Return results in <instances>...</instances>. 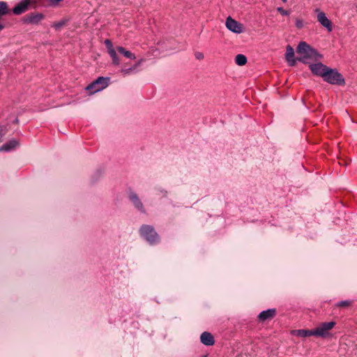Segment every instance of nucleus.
I'll return each mask as SVG.
<instances>
[{
    "mask_svg": "<svg viewBox=\"0 0 357 357\" xmlns=\"http://www.w3.org/2000/svg\"><path fill=\"white\" fill-rule=\"evenodd\" d=\"M105 44L107 50V53L112 59V63L115 66H119L121 65V60L118 56V53L130 60L136 59L135 54L127 50L122 46L114 47L112 42L108 39L105 40Z\"/></svg>",
    "mask_w": 357,
    "mask_h": 357,
    "instance_id": "1",
    "label": "nucleus"
},
{
    "mask_svg": "<svg viewBox=\"0 0 357 357\" xmlns=\"http://www.w3.org/2000/svg\"><path fill=\"white\" fill-rule=\"evenodd\" d=\"M297 53L301 55L298 60L302 62H306L308 59H317L320 57L316 50L312 49L305 42H301L297 47Z\"/></svg>",
    "mask_w": 357,
    "mask_h": 357,
    "instance_id": "2",
    "label": "nucleus"
},
{
    "mask_svg": "<svg viewBox=\"0 0 357 357\" xmlns=\"http://www.w3.org/2000/svg\"><path fill=\"white\" fill-rule=\"evenodd\" d=\"M324 80L331 84H344V79L335 69L328 68L324 76Z\"/></svg>",
    "mask_w": 357,
    "mask_h": 357,
    "instance_id": "3",
    "label": "nucleus"
},
{
    "mask_svg": "<svg viewBox=\"0 0 357 357\" xmlns=\"http://www.w3.org/2000/svg\"><path fill=\"white\" fill-rule=\"evenodd\" d=\"M144 61L145 59L141 58L132 65L129 63H124L121 66L120 73L123 76H129L131 75L137 74L139 71V68Z\"/></svg>",
    "mask_w": 357,
    "mask_h": 357,
    "instance_id": "4",
    "label": "nucleus"
},
{
    "mask_svg": "<svg viewBox=\"0 0 357 357\" xmlns=\"http://www.w3.org/2000/svg\"><path fill=\"white\" fill-rule=\"evenodd\" d=\"M140 234L150 244H154L159 241V237L150 225H143L140 228Z\"/></svg>",
    "mask_w": 357,
    "mask_h": 357,
    "instance_id": "5",
    "label": "nucleus"
},
{
    "mask_svg": "<svg viewBox=\"0 0 357 357\" xmlns=\"http://www.w3.org/2000/svg\"><path fill=\"white\" fill-rule=\"evenodd\" d=\"M335 326V321L323 322L314 329V336L327 337L330 331Z\"/></svg>",
    "mask_w": 357,
    "mask_h": 357,
    "instance_id": "6",
    "label": "nucleus"
},
{
    "mask_svg": "<svg viewBox=\"0 0 357 357\" xmlns=\"http://www.w3.org/2000/svg\"><path fill=\"white\" fill-rule=\"evenodd\" d=\"M109 78L99 77L91 83V94L99 92L105 89L109 84Z\"/></svg>",
    "mask_w": 357,
    "mask_h": 357,
    "instance_id": "7",
    "label": "nucleus"
},
{
    "mask_svg": "<svg viewBox=\"0 0 357 357\" xmlns=\"http://www.w3.org/2000/svg\"><path fill=\"white\" fill-rule=\"evenodd\" d=\"M314 12L317 13V19L319 24L326 29L328 32L332 31L333 25L331 20L326 17L324 12L321 11L320 9L317 8L314 10Z\"/></svg>",
    "mask_w": 357,
    "mask_h": 357,
    "instance_id": "8",
    "label": "nucleus"
},
{
    "mask_svg": "<svg viewBox=\"0 0 357 357\" xmlns=\"http://www.w3.org/2000/svg\"><path fill=\"white\" fill-rule=\"evenodd\" d=\"M128 198L134 207L142 213H146V209L142 203L141 199L139 197L138 195L135 192H130L128 194Z\"/></svg>",
    "mask_w": 357,
    "mask_h": 357,
    "instance_id": "9",
    "label": "nucleus"
},
{
    "mask_svg": "<svg viewBox=\"0 0 357 357\" xmlns=\"http://www.w3.org/2000/svg\"><path fill=\"white\" fill-rule=\"evenodd\" d=\"M225 25L226 27L233 33H241L243 31V25L231 17H228L226 19Z\"/></svg>",
    "mask_w": 357,
    "mask_h": 357,
    "instance_id": "10",
    "label": "nucleus"
},
{
    "mask_svg": "<svg viewBox=\"0 0 357 357\" xmlns=\"http://www.w3.org/2000/svg\"><path fill=\"white\" fill-rule=\"evenodd\" d=\"M328 67L321 63H314L310 66V68L313 74L324 77L325 73Z\"/></svg>",
    "mask_w": 357,
    "mask_h": 357,
    "instance_id": "11",
    "label": "nucleus"
},
{
    "mask_svg": "<svg viewBox=\"0 0 357 357\" xmlns=\"http://www.w3.org/2000/svg\"><path fill=\"white\" fill-rule=\"evenodd\" d=\"M31 0H22L17 5H16L13 12L15 15H20L27 10L29 6L30 5Z\"/></svg>",
    "mask_w": 357,
    "mask_h": 357,
    "instance_id": "12",
    "label": "nucleus"
},
{
    "mask_svg": "<svg viewBox=\"0 0 357 357\" xmlns=\"http://www.w3.org/2000/svg\"><path fill=\"white\" fill-rule=\"evenodd\" d=\"M285 58L289 66H294L296 64L294 50L290 45L287 46Z\"/></svg>",
    "mask_w": 357,
    "mask_h": 357,
    "instance_id": "13",
    "label": "nucleus"
},
{
    "mask_svg": "<svg viewBox=\"0 0 357 357\" xmlns=\"http://www.w3.org/2000/svg\"><path fill=\"white\" fill-rule=\"evenodd\" d=\"M202 344L206 346H211L214 344L213 336L208 332H204L200 336Z\"/></svg>",
    "mask_w": 357,
    "mask_h": 357,
    "instance_id": "14",
    "label": "nucleus"
},
{
    "mask_svg": "<svg viewBox=\"0 0 357 357\" xmlns=\"http://www.w3.org/2000/svg\"><path fill=\"white\" fill-rule=\"evenodd\" d=\"M19 142L16 139H11L0 147V151H10L18 146Z\"/></svg>",
    "mask_w": 357,
    "mask_h": 357,
    "instance_id": "15",
    "label": "nucleus"
},
{
    "mask_svg": "<svg viewBox=\"0 0 357 357\" xmlns=\"http://www.w3.org/2000/svg\"><path fill=\"white\" fill-rule=\"evenodd\" d=\"M275 312L276 311L275 309H269L267 310L262 311L259 314L258 317L261 321H265L273 318L275 315Z\"/></svg>",
    "mask_w": 357,
    "mask_h": 357,
    "instance_id": "16",
    "label": "nucleus"
},
{
    "mask_svg": "<svg viewBox=\"0 0 357 357\" xmlns=\"http://www.w3.org/2000/svg\"><path fill=\"white\" fill-rule=\"evenodd\" d=\"M43 18V15L40 13H32L26 17V22L31 24H36Z\"/></svg>",
    "mask_w": 357,
    "mask_h": 357,
    "instance_id": "17",
    "label": "nucleus"
},
{
    "mask_svg": "<svg viewBox=\"0 0 357 357\" xmlns=\"http://www.w3.org/2000/svg\"><path fill=\"white\" fill-rule=\"evenodd\" d=\"M292 333L295 335L302 337H305L312 336V335L314 336V329L313 330H303V329L295 330V331H292Z\"/></svg>",
    "mask_w": 357,
    "mask_h": 357,
    "instance_id": "18",
    "label": "nucleus"
},
{
    "mask_svg": "<svg viewBox=\"0 0 357 357\" xmlns=\"http://www.w3.org/2000/svg\"><path fill=\"white\" fill-rule=\"evenodd\" d=\"M69 21V19L66 17L59 22H54L52 25L56 30H61Z\"/></svg>",
    "mask_w": 357,
    "mask_h": 357,
    "instance_id": "19",
    "label": "nucleus"
},
{
    "mask_svg": "<svg viewBox=\"0 0 357 357\" xmlns=\"http://www.w3.org/2000/svg\"><path fill=\"white\" fill-rule=\"evenodd\" d=\"M105 170L102 167L97 168L93 173V180L94 181H98L104 175Z\"/></svg>",
    "mask_w": 357,
    "mask_h": 357,
    "instance_id": "20",
    "label": "nucleus"
},
{
    "mask_svg": "<svg viewBox=\"0 0 357 357\" xmlns=\"http://www.w3.org/2000/svg\"><path fill=\"white\" fill-rule=\"evenodd\" d=\"M235 62L238 66H244L247 63V58L243 54H237L235 57Z\"/></svg>",
    "mask_w": 357,
    "mask_h": 357,
    "instance_id": "21",
    "label": "nucleus"
},
{
    "mask_svg": "<svg viewBox=\"0 0 357 357\" xmlns=\"http://www.w3.org/2000/svg\"><path fill=\"white\" fill-rule=\"evenodd\" d=\"M7 4L4 1H0V15H4L8 13Z\"/></svg>",
    "mask_w": 357,
    "mask_h": 357,
    "instance_id": "22",
    "label": "nucleus"
},
{
    "mask_svg": "<svg viewBox=\"0 0 357 357\" xmlns=\"http://www.w3.org/2000/svg\"><path fill=\"white\" fill-rule=\"evenodd\" d=\"M350 301H341V302H339L336 304L337 306L338 307H347V306H349L350 305Z\"/></svg>",
    "mask_w": 357,
    "mask_h": 357,
    "instance_id": "23",
    "label": "nucleus"
},
{
    "mask_svg": "<svg viewBox=\"0 0 357 357\" xmlns=\"http://www.w3.org/2000/svg\"><path fill=\"white\" fill-rule=\"evenodd\" d=\"M195 57L197 59V60H202L204 57V54L201 52H196L195 53Z\"/></svg>",
    "mask_w": 357,
    "mask_h": 357,
    "instance_id": "24",
    "label": "nucleus"
},
{
    "mask_svg": "<svg viewBox=\"0 0 357 357\" xmlns=\"http://www.w3.org/2000/svg\"><path fill=\"white\" fill-rule=\"evenodd\" d=\"M296 26L298 29H301L303 26V21L301 19L296 20Z\"/></svg>",
    "mask_w": 357,
    "mask_h": 357,
    "instance_id": "25",
    "label": "nucleus"
},
{
    "mask_svg": "<svg viewBox=\"0 0 357 357\" xmlns=\"http://www.w3.org/2000/svg\"><path fill=\"white\" fill-rule=\"evenodd\" d=\"M278 10L282 15H288L289 13L285 10H284L282 8H278Z\"/></svg>",
    "mask_w": 357,
    "mask_h": 357,
    "instance_id": "26",
    "label": "nucleus"
},
{
    "mask_svg": "<svg viewBox=\"0 0 357 357\" xmlns=\"http://www.w3.org/2000/svg\"><path fill=\"white\" fill-rule=\"evenodd\" d=\"M160 193H162L164 196H166L167 195V191L165 190H162L160 191Z\"/></svg>",
    "mask_w": 357,
    "mask_h": 357,
    "instance_id": "27",
    "label": "nucleus"
},
{
    "mask_svg": "<svg viewBox=\"0 0 357 357\" xmlns=\"http://www.w3.org/2000/svg\"><path fill=\"white\" fill-rule=\"evenodd\" d=\"M85 89H86V90H89V85L86 86L85 87Z\"/></svg>",
    "mask_w": 357,
    "mask_h": 357,
    "instance_id": "28",
    "label": "nucleus"
},
{
    "mask_svg": "<svg viewBox=\"0 0 357 357\" xmlns=\"http://www.w3.org/2000/svg\"><path fill=\"white\" fill-rule=\"evenodd\" d=\"M3 28V25L0 23V30H1Z\"/></svg>",
    "mask_w": 357,
    "mask_h": 357,
    "instance_id": "29",
    "label": "nucleus"
},
{
    "mask_svg": "<svg viewBox=\"0 0 357 357\" xmlns=\"http://www.w3.org/2000/svg\"><path fill=\"white\" fill-rule=\"evenodd\" d=\"M284 3L287 2V0H282Z\"/></svg>",
    "mask_w": 357,
    "mask_h": 357,
    "instance_id": "30",
    "label": "nucleus"
}]
</instances>
